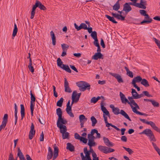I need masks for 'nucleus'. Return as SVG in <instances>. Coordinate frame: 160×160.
Returning <instances> with one entry per match:
<instances>
[{
    "mask_svg": "<svg viewBox=\"0 0 160 160\" xmlns=\"http://www.w3.org/2000/svg\"><path fill=\"white\" fill-rule=\"evenodd\" d=\"M97 132V130L96 129H92L90 132V134H88V138H89L90 136H93L94 134Z\"/></svg>",
    "mask_w": 160,
    "mask_h": 160,
    "instance_id": "obj_50",
    "label": "nucleus"
},
{
    "mask_svg": "<svg viewBox=\"0 0 160 160\" xmlns=\"http://www.w3.org/2000/svg\"><path fill=\"white\" fill-rule=\"evenodd\" d=\"M8 115L7 114H5L4 115V117L3 118V121L2 122L7 123L8 122Z\"/></svg>",
    "mask_w": 160,
    "mask_h": 160,
    "instance_id": "obj_56",
    "label": "nucleus"
},
{
    "mask_svg": "<svg viewBox=\"0 0 160 160\" xmlns=\"http://www.w3.org/2000/svg\"><path fill=\"white\" fill-rule=\"evenodd\" d=\"M142 78L140 76H137L134 77L132 81V84L133 85H136V82H141Z\"/></svg>",
    "mask_w": 160,
    "mask_h": 160,
    "instance_id": "obj_14",
    "label": "nucleus"
},
{
    "mask_svg": "<svg viewBox=\"0 0 160 160\" xmlns=\"http://www.w3.org/2000/svg\"><path fill=\"white\" fill-rule=\"evenodd\" d=\"M152 145L158 154L160 156V149L157 146L156 144L153 142H152Z\"/></svg>",
    "mask_w": 160,
    "mask_h": 160,
    "instance_id": "obj_45",
    "label": "nucleus"
},
{
    "mask_svg": "<svg viewBox=\"0 0 160 160\" xmlns=\"http://www.w3.org/2000/svg\"><path fill=\"white\" fill-rule=\"evenodd\" d=\"M98 149L101 152L107 154L108 147L102 145H99L98 147Z\"/></svg>",
    "mask_w": 160,
    "mask_h": 160,
    "instance_id": "obj_16",
    "label": "nucleus"
},
{
    "mask_svg": "<svg viewBox=\"0 0 160 160\" xmlns=\"http://www.w3.org/2000/svg\"><path fill=\"white\" fill-rule=\"evenodd\" d=\"M128 98L129 100V101H128V104L130 105L133 112L137 114L144 116L145 117H147L148 116V114H146L137 111V109H139L140 108L138 104L133 100L134 98L132 96V97H128Z\"/></svg>",
    "mask_w": 160,
    "mask_h": 160,
    "instance_id": "obj_1",
    "label": "nucleus"
},
{
    "mask_svg": "<svg viewBox=\"0 0 160 160\" xmlns=\"http://www.w3.org/2000/svg\"><path fill=\"white\" fill-rule=\"evenodd\" d=\"M76 84L79 88V90L81 91H84L86 89L89 90L90 88V84L84 81H81L77 82Z\"/></svg>",
    "mask_w": 160,
    "mask_h": 160,
    "instance_id": "obj_2",
    "label": "nucleus"
},
{
    "mask_svg": "<svg viewBox=\"0 0 160 160\" xmlns=\"http://www.w3.org/2000/svg\"><path fill=\"white\" fill-rule=\"evenodd\" d=\"M80 140L82 141L84 143L86 144L87 143L88 139L82 137L81 138V139H80Z\"/></svg>",
    "mask_w": 160,
    "mask_h": 160,
    "instance_id": "obj_63",
    "label": "nucleus"
},
{
    "mask_svg": "<svg viewBox=\"0 0 160 160\" xmlns=\"http://www.w3.org/2000/svg\"><path fill=\"white\" fill-rule=\"evenodd\" d=\"M96 143L94 141L88 139V145L89 146L90 148L92 146H94L96 145Z\"/></svg>",
    "mask_w": 160,
    "mask_h": 160,
    "instance_id": "obj_32",
    "label": "nucleus"
},
{
    "mask_svg": "<svg viewBox=\"0 0 160 160\" xmlns=\"http://www.w3.org/2000/svg\"><path fill=\"white\" fill-rule=\"evenodd\" d=\"M94 40V41L93 42L94 45L96 47L99 45L98 38L95 39Z\"/></svg>",
    "mask_w": 160,
    "mask_h": 160,
    "instance_id": "obj_64",
    "label": "nucleus"
},
{
    "mask_svg": "<svg viewBox=\"0 0 160 160\" xmlns=\"http://www.w3.org/2000/svg\"><path fill=\"white\" fill-rule=\"evenodd\" d=\"M61 68L69 73L71 72V70L68 65H63L62 68Z\"/></svg>",
    "mask_w": 160,
    "mask_h": 160,
    "instance_id": "obj_33",
    "label": "nucleus"
},
{
    "mask_svg": "<svg viewBox=\"0 0 160 160\" xmlns=\"http://www.w3.org/2000/svg\"><path fill=\"white\" fill-rule=\"evenodd\" d=\"M111 75L117 79L119 83L123 82L121 76L120 75L117 73H112Z\"/></svg>",
    "mask_w": 160,
    "mask_h": 160,
    "instance_id": "obj_15",
    "label": "nucleus"
},
{
    "mask_svg": "<svg viewBox=\"0 0 160 160\" xmlns=\"http://www.w3.org/2000/svg\"><path fill=\"white\" fill-rule=\"evenodd\" d=\"M64 87L65 92L69 93L72 92V91L69 87L68 82L66 78H64Z\"/></svg>",
    "mask_w": 160,
    "mask_h": 160,
    "instance_id": "obj_8",
    "label": "nucleus"
},
{
    "mask_svg": "<svg viewBox=\"0 0 160 160\" xmlns=\"http://www.w3.org/2000/svg\"><path fill=\"white\" fill-rule=\"evenodd\" d=\"M112 112L115 115H118L120 113L122 115L130 121H132L128 114L123 110H121L120 112V110L119 108H116L115 109L113 110Z\"/></svg>",
    "mask_w": 160,
    "mask_h": 160,
    "instance_id": "obj_3",
    "label": "nucleus"
},
{
    "mask_svg": "<svg viewBox=\"0 0 160 160\" xmlns=\"http://www.w3.org/2000/svg\"><path fill=\"white\" fill-rule=\"evenodd\" d=\"M151 102H152V105L154 107H158L159 106V103L157 102H156L154 100H152L151 101Z\"/></svg>",
    "mask_w": 160,
    "mask_h": 160,
    "instance_id": "obj_49",
    "label": "nucleus"
},
{
    "mask_svg": "<svg viewBox=\"0 0 160 160\" xmlns=\"http://www.w3.org/2000/svg\"><path fill=\"white\" fill-rule=\"evenodd\" d=\"M101 98H104V97L103 96H98L97 98L95 97H93L92 98L90 101L91 103H95L99 100L101 99Z\"/></svg>",
    "mask_w": 160,
    "mask_h": 160,
    "instance_id": "obj_30",
    "label": "nucleus"
},
{
    "mask_svg": "<svg viewBox=\"0 0 160 160\" xmlns=\"http://www.w3.org/2000/svg\"><path fill=\"white\" fill-rule=\"evenodd\" d=\"M148 137L149 138L151 141H156V139H155V137L154 136L153 132L151 133V134L150 135V136Z\"/></svg>",
    "mask_w": 160,
    "mask_h": 160,
    "instance_id": "obj_51",
    "label": "nucleus"
},
{
    "mask_svg": "<svg viewBox=\"0 0 160 160\" xmlns=\"http://www.w3.org/2000/svg\"><path fill=\"white\" fill-rule=\"evenodd\" d=\"M122 148L128 152L129 154L131 155L133 152V151L129 148H127L124 146Z\"/></svg>",
    "mask_w": 160,
    "mask_h": 160,
    "instance_id": "obj_52",
    "label": "nucleus"
},
{
    "mask_svg": "<svg viewBox=\"0 0 160 160\" xmlns=\"http://www.w3.org/2000/svg\"><path fill=\"white\" fill-rule=\"evenodd\" d=\"M105 17L106 18H107L110 21L114 23H117L118 22L116 21L114 19V18L113 17H111L108 15H106Z\"/></svg>",
    "mask_w": 160,
    "mask_h": 160,
    "instance_id": "obj_36",
    "label": "nucleus"
},
{
    "mask_svg": "<svg viewBox=\"0 0 160 160\" xmlns=\"http://www.w3.org/2000/svg\"><path fill=\"white\" fill-rule=\"evenodd\" d=\"M20 113L21 117V120H22L24 117H25V109L24 105L23 104L20 105Z\"/></svg>",
    "mask_w": 160,
    "mask_h": 160,
    "instance_id": "obj_26",
    "label": "nucleus"
},
{
    "mask_svg": "<svg viewBox=\"0 0 160 160\" xmlns=\"http://www.w3.org/2000/svg\"><path fill=\"white\" fill-rule=\"evenodd\" d=\"M124 68L127 72V75L130 78H133V75L132 72L130 71L128 68L125 67Z\"/></svg>",
    "mask_w": 160,
    "mask_h": 160,
    "instance_id": "obj_35",
    "label": "nucleus"
},
{
    "mask_svg": "<svg viewBox=\"0 0 160 160\" xmlns=\"http://www.w3.org/2000/svg\"><path fill=\"white\" fill-rule=\"evenodd\" d=\"M131 93L134 99H137V97L138 94L136 90L133 88L132 89Z\"/></svg>",
    "mask_w": 160,
    "mask_h": 160,
    "instance_id": "obj_37",
    "label": "nucleus"
},
{
    "mask_svg": "<svg viewBox=\"0 0 160 160\" xmlns=\"http://www.w3.org/2000/svg\"><path fill=\"white\" fill-rule=\"evenodd\" d=\"M36 8H35V7L34 6V5H33L32 9V11L31 12V16L30 18L31 19H32L34 18V16L35 13V10Z\"/></svg>",
    "mask_w": 160,
    "mask_h": 160,
    "instance_id": "obj_43",
    "label": "nucleus"
},
{
    "mask_svg": "<svg viewBox=\"0 0 160 160\" xmlns=\"http://www.w3.org/2000/svg\"><path fill=\"white\" fill-rule=\"evenodd\" d=\"M104 120L105 121V122L106 123V126L107 127H109L110 126H111L113 128H114L116 129L117 131H119L120 130V129H119L117 127L115 126L112 125V124L111 123H109L108 122L107 119V118H105V120Z\"/></svg>",
    "mask_w": 160,
    "mask_h": 160,
    "instance_id": "obj_17",
    "label": "nucleus"
},
{
    "mask_svg": "<svg viewBox=\"0 0 160 160\" xmlns=\"http://www.w3.org/2000/svg\"><path fill=\"white\" fill-rule=\"evenodd\" d=\"M82 137H80V136L79 135V134L78 133H76L74 134V138L78 140H80L81 139V138Z\"/></svg>",
    "mask_w": 160,
    "mask_h": 160,
    "instance_id": "obj_62",
    "label": "nucleus"
},
{
    "mask_svg": "<svg viewBox=\"0 0 160 160\" xmlns=\"http://www.w3.org/2000/svg\"><path fill=\"white\" fill-rule=\"evenodd\" d=\"M63 99L62 98H60V99L57 102V106L61 107L62 105V104L63 102Z\"/></svg>",
    "mask_w": 160,
    "mask_h": 160,
    "instance_id": "obj_44",
    "label": "nucleus"
},
{
    "mask_svg": "<svg viewBox=\"0 0 160 160\" xmlns=\"http://www.w3.org/2000/svg\"><path fill=\"white\" fill-rule=\"evenodd\" d=\"M139 12L142 15L145 16V18H148V17H149L148 14L146 13V11L144 10H140Z\"/></svg>",
    "mask_w": 160,
    "mask_h": 160,
    "instance_id": "obj_42",
    "label": "nucleus"
},
{
    "mask_svg": "<svg viewBox=\"0 0 160 160\" xmlns=\"http://www.w3.org/2000/svg\"><path fill=\"white\" fill-rule=\"evenodd\" d=\"M141 84L146 87H148L149 86L148 82L145 79H142Z\"/></svg>",
    "mask_w": 160,
    "mask_h": 160,
    "instance_id": "obj_31",
    "label": "nucleus"
},
{
    "mask_svg": "<svg viewBox=\"0 0 160 160\" xmlns=\"http://www.w3.org/2000/svg\"><path fill=\"white\" fill-rule=\"evenodd\" d=\"M50 34L52 39V44L53 45H55L56 42V37L53 32L52 31H51L50 32Z\"/></svg>",
    "mask_w": 160,
    "mask_h": 160,
    "instance_id": "obj_28",
    "label": "nucleus"
},
{
    "mask_svg": "<svg viewBox=\"0 0 160 160\" xmlns=\"http://www.w3.org/2000/svg\"><path fill=\"white\" fill-rule=\"evenodd\" d=\"M153 40L157 44L159 48H160V41L159 40L157 39L156 38H153Z\"/></svg>",
    "mask_w": 160,
    "mask_h": 160,
    "instance_id": "obj_58",
    "label": "nucleus"
},
{
    "mask_svg": "<svg viewBox=\"0 0 160 160\" xmlns=\"http://www.w3.org/2000/svg\"><path fill=\"white\" fill-rule=\"evenodd\" d=\"M103 139L104 143L108 147H111L114 146V144L110 142L108 138L104 137Z\"/></svg>",
    "mask_w": 160,
    "mask_h": 160,
    "instance_id": "obj_11",
    "label": "nucleus"
},
{
    "mask_svg": "<svg viewBox=\"0 0 160 160\" xmlns=\"http://www.w3.org/2000/svg\"><path fill=\"white\" fill-rule=\"evenodd\" d=\"M7 123L3 122H2L1 125L0 126V132L1 131L2 129L3 128H4L5 127Z\"/></svg>",
    "mask_w": 160,
    "mask_h": 160,
    "instance_id": "obj_61",
    "label": "nucleus"
},
{
    "mask_svg": "<svg viewBox=\"0 0 160 160\" xmlns=\"http://www.w3.org/2000/svg\"><path fill=\"white\" fill-rule=\"evenodd\" d=\"M119 96L122 102V103L126 104L127 103H128V100L126 98L125 95L121 92H120Z\"/></svg>",
    "mask_w": 160,
    "mask_h": 160,
    "instance_id": "obj_10",
    "label": "nucleus"
},
{
    "mask_svg": "<svg viewBox=\"0 0 160 160\" xmlns=\"http://www.w3.org/2000/svg\"><path fill=\"white\" fill-rule=\"evenodd\" d=\"M91 36L93 39L97 38V34L96 31L92 32L91 34Z\"/></svg>",
    "mask_w": 160,
    "mask_h": 160,
    "instance_id": "obj_48",
    "label": "nucleus"
},
{
    "mask_svg": "<svg viewBox=\"0 0 160 160\" xmlns=\"http://www.w3.org/2000/svg\"><path fill=\"white\" fill-rule=\"evenodd\" d=\"M56 113L57 115L58 116V118L62 117V112L60 108H58L57 109Z\"/></svg>",
    "mask_w": 160,
    "mask_h": 160,
    "instance_id": "obj_38",
    "label": "nucleus"
},
{
    "mask_svg": "<svg viewBox=\"0 0 160 160\" xmlns=\"http://www.w3.org/2000/svg\"><path fill=\"white\" fill-rule=\"evenodd\" d=\"M35 133V131L34 130V127L33 123H31L30 127V130L29 132V138L30 140H31L33 136H34Z\"/></svg>",
    "mask_w": 160,
    "mask_h": 160,
    "instance_id": "obj_4",
    "label": "nucleus"
},
{
    "mask_svg": "<svg viewBox=\"0 0 160 160\" xmlns=\"http://www.w3.org/2000/svg\"><path fill=\"white\" fill-rule=\"evenodd\" d=\"M77 94V92L76 91H74L73 92L72 96V102H71V105L70 103H69V106L71 107L72 108V106L74 103H77L78 102L75 98L76 97Z\"/></svg>",
    "mask_w": 160,
    "mask_h": 160,
    "instance_id": "obj_6",
    "label": "nucleus"
},
{
    "mask_svg": "<svg viewBox=\"0 0 160 160\" xmlns=\"http://www.w3.org/2000/svg\"><path fill=\"white\" fill-rule=\"evenodd\" d=\"M70 100L68 101L66 105V111L67 113L71 117L73 118L74 116L72 112V108H71V107H70L69 103H70Z\"/></svg>",
    "mask_w": 160,
    "mask_h": 160,
    "instance_id": "obj_5",
    "label": "nucleus"
},
{
    "mask_svg": "<svg viewBox=\"0 0 160 160\" xmlns=\"http://www.w3.org/2000/svg\"><path fill=\"white\" fill-rule=\"evenodd\" d=\"M61 47L62 51H67L68 48L69 47L68 45L65 44H62Z\"/></svg>",
    "mask_w": 160,
    "mask_h": 160,
    "instance_id": "obj_54",
    "label": "nucleus"
},
{
    "mask_svg": "<svg viewBox=\"0 0 160 160\" xmlns=\"http://www.w3.org/2000/svg\"><path fill=\"white\" fill-rule=\"evenodd\" d=\"M79 119L80 122H82V121H86L87 120V118H86L84 115H81L79 116Z\"/></svg>",
    "mask_w": 160,
    "mask_h": 160,
    "instance_id": "obj_46",
    "label": "nucleus"
},
{
    "mask_svg": "<svg viewBox=\"0 0 160 160\" xmlns=\"http://www.w3.org/2000/svg\"><path fill=\"white\" fill-rule=\"evenodd\" d=\"M53 156V152L51 148L49 147L48 148V152L47 156V159L49 160L51 159Z\"/></svg>",
    "mask_w": 160,
    "mask_h": 160,
    "instance_id": "obj_24",
    "label": "nucleus"
},
{
    "mask_svg": "<svg viewBox=\"0 0 160 160\" xmlns=\"http://www.w3.org/2000/svg\"><path fill=\"white\" fill-rule=\"evenodd\" d=\"M106 115L108 116V117H110V115L109 114V112L107 110L105 112H103V117L105 120V118H106L107 119V117L106 116Z\"/></svg>",
    "mask_w": 160,
    "mask_h": 160,
    "instance_id": "obj_53",
    "label": "nucleus"
},
{
    "mask_svg": "<svg viewBox=\"0 0 160 160\" xmlns=\"http://www.w3.org/2000/svg\"><path fill=\"white\" fill-rule=\"evenodd\" d=\"M62 137L63 139L67 138L69 136V133L67 132H65L64 133L62 134Z\"/></svg>",
    "mask_w": 160,
    "mask_h": 160,
    "instance_id": "obj_57",
    "label": "nucleus"
},
{
    "mask_svg": "<svg viewBox=\"0 0 160 160\" xmlns=\"http://www.w3.org/2000/svg\"><path fill=\"white\" fill-rule=\"evenodd\" d=\"M66 148L71 152H73L74 151L75 148L73 145L70 142H68L67 143Z\"/></svg>",
    "mask_w": 160,
    "mask_h": 160,
    "instance_id": "obj_27",
    "label": "nucleus"
},
{
    "mask_svg": "<svg viewBox=\"0 0 160 160\" xmlns=\"http://www.w3.org/2000/svg\"><path fill=\"white\" fill-rule=\"evenodd\" d=\"M67 123V121L65 119H64L62 118V117H61L58 118L57 124V126H58V125H63V124H66Z\"/></svg>",
    "mask_w": 160,
    "mask_h": 160,
    "instance_id": "obj_12",
    "label": "nucleus"
},
{
    "mask_svg": "<svg viewBox=\"0 0 160 160\" xmlns=\"http://www.w3.org/2000/svg\"><path fill=\"white\" fill-rule=\"evenodd\" d=\"M92 59L94 60H97L98 59H103V56L100 52L96 53L95 54L92 56Z\"/></svg>",
    "mask_w": 160,
    "mask_h": 160,
    "instance_id": "obj_13",
    "label": "nucleus"
},
{
    "mask_svg": "<svg viewBox=\"0 0 160 160\" xmlns=\"http://www.w3.org/2000/svg\"><path fill=\"white\" fill-rule=\"evenodd\" d=\"M32 64H28V68L29 70L32 72H33L34 71V69L33 66H32Z\"/></svg>",
    "mask_w": 160,
    "mask_h": 160,
    "instance_id": "obj_60",
    "label": "nucleus"
},
{
    "mask_svg": "<svg viewBox=\"0 0 160 160\" xmlns=\"http://www.w3.org/2000/svg\"><path fill=\"white\" fill-rule=\"evenodd\" d=\"M54 153L53 157V160H55L58 156V149L57 147L54 146Z\"/></svg>",
    "mask_w": 160,
    "mask_h": 160,
    "instance_id": "obj_25",
    "label": "nucleus"
},
{
    "mask_svg": "<svg viewBox=\"0 0 160 160\" xmlns=\"http://www.w3.org/2000/svg\"><path fill=\"white\" fill-rule=\"evenodd\" d=\"M18 32V28L16 24L15 23L14 24V28L13 30L12 36L13 37H15L16 35Z\"/></svg>",
    "mask_w": 160,
    "mask_h": 160,
    "instance_id": "obj_40",
    "label": "nucleus"
},
{
    "mask_svg": "<svg viewBox=\"0 0 160 160\" xmlns=\"http://www.w3.org/2000/svg\"><path fill=\"white\" fill-rule=\"evenodd\" d=\"M74 25L75 29H77V31H79L82 29L85 30L87 29V25L84 23H81L79 26H78L76 23H74Z\"/></svg>",
    "mask_w": 160,
    "mask_h": 160,
    "instance_id": "obj_9",
    "label": "nucleus"
},
{
    "mask_svg": "<svg viewBox=\"0 0 160 160\" xmlns=\"http://www.w3.org/2000/svg\"><path fill=\"white\" fill-rule=\"evenodd\" d=\"M120 8L119 2L117 1L113 7V9L115 11H118Z\"/></svg>",
    "mask_w": 160,
    "mask_h": 160,
    "instance_id": "obj_34",
    "label": "nucleus"
},
{
    "mask_svg": "<svg viewBox=\"0 0 160 160\" xmlns=\"http://www.w3.org/2000/svg\"><path fill=\"white\" fill-rule=\"evenodd\" d=\"M30 95H31L30 106H34L36 98L31 90L30 91Z\"/></svg>",
    "mask_w": 160,
    "mask_h": 160,
    "instance_id": "obj_19",
    "label": "nucleus"
},
{
    "mask_svg": "<svg viewBox=\"0 0 160 160\" xmlns=\"http://www.w3.org/2000/svg\"><path fill=\"white\" fill-rule=\"evenodd\" d=\"M132 2H134V6H135L136 7H138V8H145L144 7V6L143 5L141 6L140 3H137L136 2H135V1H132Z\"/></svg>",
    "mask_w": 160,
    "mask_h": 160,
    "instance_id": "obj_47",
    "label": "nucleus"
},
{
    "mask_svg": "<svg viewBox=\"0 0 160 160\" xmlns=\"http://www.w3.org/2000/svg\"><path fill=\"white\" fill-rule=\"evenodd\" d=\"M152 132L151 130L149 129H146L142 132L140 133V134H144L146 135L147 136H149L152 133Z\"/></svg>",
    "mask_w": 160,
    "mask_h": 160,
    "instance_id": "obj_22",
    "label": "nucleus"
},
{
    "mask_svg": "<svg viewBox=\"0 0 160 160\" xmlns=\"http://www.w3.org/2000/svg\"><path fill=\"white\" fill-rule=\"evenodd\" d=\"M140 4L141 6L143 5L144 6L145 8H143V9L146 8V6L147 5V2L145 0H140Z\"/></svg>",
    "mask_w": 160,
    "mask_h": 160,
    "instance_id": "obj_55",
    "label": "nucleus"
},
{
    "mask_svg": "<svg viewBox=\"0 0 160 160\" xmlns=\"http://www.w3.org/2000/svg\"><path fill=\"white\" fill-rule=\"evenodd\" d=\"M34 5L36 8L38 7L41 10L44 11L46 10V8L42 4L41 2L38 0L36 1L35 4Z\"/></svg>",
    "mask_w": 160,
    "mask_h": 160,
    "instance_id": "obj_7",
    "label": "nucleus"
},
{
    "mask_svg": "<svg viewBox=\"0 0 160 160\" xmlns=\"http://www.w3.org/2000/svg\"><path fill=\"white\" fill-rule=\"evenodd\" d=\"M92 157H93V160H99L98 157H97V155L95 152H93Z\"/></svg>",
    "mask_w": 160,
    "mask_h": 160,
    "instance_id": "obj_59",
    "label": "nucleus"
},
{
    "mask_svg": "<svg viewBox=\"0 0 160 160\" xmlns=\"http://www.w3.org/2000/svg\"><path fill=\"white\" fill-rule=\"evenodd\" d=\"M57 127L59 128L60 132L62 134L64 133L67 131V127L65 125H59L57 126Z\"/></svg>",
    "mask_w": 160,
    "mask_h": 160,
    "instance_id": "obj_20",
    "label": "nucleus"
},
{
    "mask_svg": "<svg viewBox=\"0 0 160 160\" xmlns=\"http://www.w3.org/2000/svg\"><path fill=\"white\" fill-rule=\"evenodd\" d=\"M57 63L58 66L61 68H62L63 65H64L63 64L62 62L61 61V59L60 58H58L57 60Z\"/></svg>",
    "mask_w": 160,
    "mask_h": 160,
    "instance_id": "obj_41",
    "label": "nucleus"
},
{
    "mask_svg": "<svg viewBox=\"0 0 160 160\" xmlns=\"http://www.w3.org/2000/svg\"><path fill=\"white\" fill-rule=\"evenodd\" d=\"M132 8L130 5L128 4V3H126L123 5V10L125 11L126 12H128L131 11Z\"/></svg>",
    "mask_w": 160,
    "mask_h": 160,
    "instance_id": "obj_18",
    "label": "nucleus"
},
{
    "mask_svg": "<svg viewBox=\"0 0 160 160\" xmlns=\"http://www.w3.org/2000/svg\"><path fill=\"white\" fill-rule=\"evenodd\" d=\"M148 18V20H144L142 22H141L140 23H134V24H136V25H139V24H142L144 23H150L152 21V19L150 18V17H148V18Z\"/></svg>",
    "mask_w": 160,
    "mask_h": 160,
    "instance_id": "obj_29",
    "label": "nucleus"
},
{
    "mask_svg": "<svg viewBox=\"0 0 160 160\" xmlns=\"http://www.w3.org/2000/svg\"><path fill=\"white\" fill-rule=\"evenodd\" d=\"M18 154L17 156L19 157L20 160H26L22 152L20 149L19 148L18 149Z\"/></svg>",
    "mask_w": 160,
    "mask_h": 160,
    "instance_id": "obj_23",
    "label": "nucleus"
},
{
    "mask_svg": "<svg viewBox=\"0 0 160 160\" xmlns=\"http://www.w3.org/2000/svg\"><path fill=\"white\" fill-rule=\"evenodd\" d=\"M148 125H150L155 130L160 133V129L156 126L155 124L153 122L149 121Z\"/></svg>",
    "mask_w": 160,
    "mask_h": 160,
    "instance_id": "obj_21",
    "label": "nucleus"
},
{
    "mask_svg": "<svg viewBox=\"0 0 160 160\" xmlns=\"http://www.w3.org/2000/svg\"><path fill=\"white\" fill-rule=\"evenodd\" d=\"M91 120L92 122V126L93 127L94 126L97 122V120L93 116L91 117Z\"/></svg>",
    "mask_w": 160,
    "mask_h": 160,
    "instance_id": "obj_39",
    "label": "nucleus"
}]
</instances>
